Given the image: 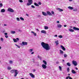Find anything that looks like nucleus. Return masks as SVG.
Instances as JSON below:
<instances>
[{"mask_svg":"<svg viewBox=\"0 0 79 79\" xmlns=\"http://www.w3.org/2000/svg\"><path fill=\"white\" fill-rule=\"evenodd\" d=\"M5 37H6V38H7L8 37V35H5Z\"/></svg>","mask_w":79,"mask_h":79,"instance_id":"nucleus-46","label":"nucleus"},{"mask_svg":"<svg viewBox=\"0 0 79 79\" xmlns=\"http://www.w3.org/2000/svg\"><path fill=\"white\" fill-rule=\"evenodd\" d=\"M69 79H73V78L71 77H69Z\"/></svg>","mask_w":79,"mask_h":79,"instance_id":"nucleus-54","label":"nucleus"},{"mask_svg":"<svg viewBox=\"0 0 79 79\" xmlns=\"http://www.w3.org/2000/svg\"><path fill=\"white\" fill-rule=\"evenodd\" d=\"M3 6V4L2 3H0V7H2Z\"/></svg>","mask_w":79,"mask_h":79,"instance_id":"nucleus-41","label":"nucleus"},{"mask_svg":"<svg viewBox=\"0 0 79 79\" xmlns=\"http://www.w3.org/2000/svg\"><path fill=\"white\" fill-rule=\"evenodd\" d=\"M16 20L17 21H20V19H19V18L17 17L16 18Z\"/></svg>","mask_w":79,"mask_h":79,"instance_id":"nucleus-32","label":"nucleus"},{"mask_svg":"<svg viewBox=\"0 0 79 79\" xmlns=\"http://www.w3.org/2000/svg\"><path fill=\"white\" fill-rule=\"evenodd\" d=\"M29 52H32L33 51V49H30L29 50Z\"/></svg>","mask_w":79,"mask_h":79,"instance_id":"nucleus-34","label":"nucleus"},{"mask_svg":"<svg viewBox=\"0 0 79 79\" xmlns=\"http://www.w3.org/2000/svg\"><path fill=\"white\" fill-rule=\"evenodd\" d=\"M42 14L44 15V16H47L48 15V14L46 13L45 12H42Z\"/></svg>","mask_w":79,"mask_h":79,"instance_id":"nucleus-10","label":"nucleus"},{"mask_svg":"<svg viewBox=\"0 0 79 79\" xmlns=\"http://www.w3.org/2000/svg\"><path fill=\"white\" fill-rule=\"evenodd\" d=\"M67 65L68 66H71V64L69 62H68L67 64Z\"/></svg>","mask_w":79,"mask_h":79,"instance_id":"nucleus-29","label":"nucleus"},{"mask_svg":"<svg viewBox=\"0 0 79 79\" xmlns=\"http://www.w3.org/2000/svg\"><path fill=\"white\" fill-rule=\"evenodd\" d=\"M75 69H76V70H78V69L77 67H75Z\"/></svg>","mask_w":79,"mask_h":79,"instance_id":"nucleus-51","label":"nucleus"},{"mask_svg":"<svg viewBox=\"0 0 79 79\" xmlns=\"http://www.w3.org/2000/svg\"><path fill=\"white\" fill-rule=\"evenodd\" d=\"M17 47H18L19 48H20V46L16 44H15Z\"/></svg>","mask_w":79,"mask_h":79,"instance_id":"nucleus-36","label":"nucleus"},{"mask_svg":"<svg viewBox=\"0 0 79 79\" xmlns=\"http://www.w3.org/2000/svg\"><path fill=\"white\" fill-rule=\"evenodd\" d=\"M51 13L52 14V15H55V12H53V11H52L51 12Z\"/></svg>","mask_w":79,"mask_h":79,"instance_id":"nucleus-43","label":"nucleus"},{"mask_svg":"<svg viewBox=\"0 0 79 79\" xmlns=\"http://www.w3.org/2000/svg\"><path fill=\"white\" fill-rule=\"evenodd\" d=\"M13 61L12 60H10L9 61V63L10 64H13Z\"/></svg>","mask_w":79,"mask_h":79,"instance_id":"nucleus-31","label":"nucleus"},{"mask_svg":"<svg viewBox=\"0 0 79 79\" xmlns=\"http://www.w3.org/2000/svg\"><path fill=\"white\" fill-rule=\"evenodd\" d=\"M4 34H5V35H8V33H5Z\"/></svg>","mask_w":79,"mask_h":79,"instance_id":"nucleus-48","label":"nucleus"},{"mask_svg":"<svg viewBox=\"0 0 79 79\" xmlns=\"http://www.w3.org/2000/svg\"><path fill=\"white\" fill-rule=\"evenodd\" d=\"M19 2H20V3H23V1L22 0H19Z\"/></svg>","mask_w":79,"mask_h":79,"instance_id":"nucleus-42","label":"nucleus"},{"mask_svg":"<svg viewBox=\"0 0 79 79\" xmlns=\"http://www.w3.org/2000/svg\"><path fill=\"white\" fill-rule=\"evenodd\" d=\"M57 23H60V22L59 21H57Z\"/></svg>","mask_w":79,"mask_h":79,"instance_id":"nucleus-60","label":"nucleus"},{"mask_svg":"<svg viewBox=\"0 0 79 79\" xmlns=\"http://www.w3.org/2000/svg\"><path fill=\"white\" fill-rule=\"evenodd\" d=\"M41 33L44 34H47V32L45 30H42L41 31Z\"/></svg>","mask_w":79,"mask_h":79,"instance_id":"nucleus-11","label":"nucleus"},{"mask_svg":"<svg viewBox=\"0 0 79 79\" xmlns=\"http://www.w3.org/2000/svg\"><path fill=\"white\" fill-rule=\"evenodd\" d=\"M31 33L32 34H33L34 35V36H37V34L36 33H35V32H34V31H31Z\"/></svg>","mask_w":79,"mask_h":79,"instance_id":"nucleus-13","label":"nucleus"},{"mask_svg":"<svg viewBox=\"0 0 79 79\" xmlns=\"http://www.w3.org/2000/svg\"><path fill=\"white\" fill-rule=\"evenodd\" d=\"M22 44L23 45H27V42L25 41L22 42Z\"/></svg>","mask_w":79,"mask_h":79,"instance_id":"nucleus-8","label":"nucleus"},{"mask_svg":"<svg viewBox=\"0 0 79 79\" xmlns=\"http://www.w3.org/2000/svg\"><path fill=\"white\" fill-rule=\"evenodd\" d=\"M44 29H48V26H45Z\"/></svg>","mask_w":79,"mask_h":79,"instance_id":"nucleus-37","label":"nucleus"},{"mask_svg":"<svg viewBox=\"0 0 79 79\" xmlns=\"http://www.w3.org/2000/svg\"><path fill=\"white\" fill-rule=\"evenodd\" d=\"M47 14L48 15H49V16H52V14L49 11H48L47 12Z\"/></svg>","mask_w":79,"mask_h":79,"instance_id":"nucleus-14","label":"nucleus"},{"mask_svg":"<svg viewBox=\"0 0 79 79\" xmlns=\"http://www.w3.org/2000/svg\"><path fill=\"white\" fill-rule=\"evenodd\" d=\"M0 40L1 41H2V42H3V38H1Z\"/></svg>","mask_w":79,"mask_h":79,"instance_id":"nucleus-40","label":"nucleus"},{"mask_svg":"<svg viewBox=\"0 0 79 79\" xmlns=\"http://www.w3.org/2000/svg\"><path fill=\"white\" fill-rule=\"evenodd\" d=\"M11 67L10 66L7 67V69L8 70H11Z\"/></svg>","mask_w":79,"mask_h":79,"instance_id":"nucleus-26","label":"nucleus"},{"mask_svg":"<svg viewBox=\"0 0 79 79\" xmlns=\"http://www.w3.org/2000/svg\"><path fill=\"white\" fill-rule=\"evenodd\" d=\"M71 72L73 74H76V71H75L73 69L71 70Z\"/></svg>","mask_w":79,"mask_h":79,"instance_id":"nucleus-22","label":"nucleus"},{"mask_svg":"<svg viewBox=\"0 0 79 79\" xmlns=\"http://www.w3.org/2000/svg\"><path fill=\"white\" fill-rule=\"evenodd\" d=\"M7 11H9L10 12H11V13L14 12V10L10 8H9L8 9Z\"/></svg>","mask_w":79,"mask_h":79,"instance_id":"nucleus-4","label":"nucleus"},{"mask_svg":"<svg viewBox=\"0 0 79 79\" xmlns=\"http://www.w3.org/2000/svg\"><path fill=\"white\" fill-rule=\"evenodd\" d=\"M56 63L57 64H59V62H56Z\"/></svg>","mask_w":79,"mask_h":79,"instance_id":"nucleus-62","label":"nucleus"},{"mask_svg":"<svg viewBox=\"0 0 79 79\" xmlns=\"http://www.w3.org/2000/svg\"><path fill=\"white\" fill-rule=\"evenodd\" d=\"M2 49V47L1 46H0V49Z\"/></svg>","mask_w":79,"mask_h":79,"instance_id":"nucleus-63","label":"nucleus"},{"mask_svg":"<svg viewBox=\"0 0 79 79\" xmlns=\"http://www.w3.org/2000/svg\"><path fill=\"white\" fill-rule=\"evenodd\" d=\"M15 73L14 75L15 77H16L17 76V74L19 73V71H18L17 70H15Z\"/></svg>","mask_w":79,"mask_h":79,"instance_id":"nucleus-5","label":"nucleus"},{"mask_svg":"<svg viewBox=\"0 0 79 79\" xmlns=\"http://www.w3.org/2000/svg\"><path fill=\"white\" fill-rule=\"evenodd\" d=\"M72 64H73L75 66H77V62L75 60H73L72 61Z\"/></svg>","mask_w":79,"mask_h":79,"instance_id":"nucleus-3","label":"nucleus"},{"mask_svg":"<svg viewBox=\"0 0 79 79\" xmlns=\"http://www.w3.org/2000/svg\"><path fill=\"white\" fill-rule=\"evenodd\" d=\"M60 55H63V53H64V52L62 50H60Z\"/></svg>","mask_w":79,"mask_h":79,"instance_id":"nucleus-19","label":"nucleus"},{"mask_svg":"<svg viewBox=\"0 0 79 79\" xmlns=\"http://www.w3.org/2000/svg\"><path fill=\"white\" fill-rule=\"evenodd\" d=\"M73 29L74 30H75V31H79V28L76 27H73Z\"/></svg>","mask_w":79,"mask_h":79,"instance_id":"nucleus-12","label":"nucleus"},{"mask_svg":"<svg viewBox=\"0 0 79 79\" xmlns=\"http://www.w3.org/2000/svg\"><path fill=\"white\" fill-rule=\"evenodd\" d=\"M60 47L63 50H64V51H65L66 49H65V48H64V47L63 46L61 45Z\"/></svg>","mask_w":79,"mask_h":79,"instance_id":"nucleus-18","label":"nucleus"},{"mask_svg":"<svg viewBox=\"0 0 79 79\" xmlns=\"http://www.w3.org/2000/svg\"><path fill=\"white\" fill-rule=\"evenodd\" d=\"M67 69V72L68 73H69V70H70L69 68V67H68Z\"/></svg>","mask_w":79,"mask_h":79,"instance_id":"nucleus-38","label":"nucleus"},{"mask_svg":"<svg viewBox=\"0 0 79 79\" xmlns=\"http://www.w3.org/2000/svg\"><path fill=\"white\" fill-rule=\"evenodd\" d=\"M55 43L56 45H58L59 44V41H58V40H57L56 41H55Z\"/></svg>","mask_w":79,"mask_h":79,"instance_id":"nucleus-15","label":"nucleus"},{"mask_svg":"<svg viewBox=\"0 0 79 79\" xmlns=\"http://www.w3.org/2000/svg\"><path fill=\"white\" fill-rule=\"evenodd\" d=\"M47 65H45V64H43L42 65V68H43V69H46L47 68Z\"/></svg>","mask_w":79,"mask_h":79,"instance_id":"nucleus-9","label":"nucleus"},{"mask_svg":"<svg viewBox=\"0 0 79 79\" xmlns=\"http://www.w3.org/2000/svg\"><path fill=\"white\" fill-rule=\"evenodd\" d=\"M68 8L71 10H73L74 9L73 7H71L70 6H68Z\"/></svg>","mask_w":79,"mask_h":79,"instance_id":"nucleus-17","label":"nucleus"},{"mask_svg":"<svg viewBox=\"0 0 79 79\" xmlns=\"http://www.w3.org/2000/svg\"><path fill=\"white\" fill-rule=\"evenodd\" d=\"M1 13H4V12H5V10L4 9H2L1 10Z\"/></svg>","mask_w":79,"mask_h":79,"instance_id":"nucleus-21","label":"nucleus"},{"mask_svg":"<svg viewBox=\"0 0 79 79\" xmlns=\"http://www.w3.org/2000/svg\"><path fill=\"white\" fill-rule=\"evenodd\" d=\"M35 70L34 69L33 70V72H35Z\"/></svg>","mask_w":79,"mask_h":79,"instance_id":"nucleus-59","label":"nucleus"},{"mask_svg":"<svg viewBox=\"0 0 79 79\" xmlns=\"http://www.w3.org/2000/svg\"><path fill=\"white\" fill-rule=\"evenodd\" d=\"M28 3L27 4V6H30L32 3V0H28Z\"/></svg>","mask_w":79,"mask_h":79,"instance_id":"nucleus-2","label":"nucleus"},{"mask_svg":"<svg viewBox=\"0 0 79 79\" xmlns=\"http://www.w3.org/2000/svg\"><path fill=\"white\" fill-rule=\"evenodd\" d=\"M11 34H15L16 33V31H10Z\"/></svg>","mask_w":79,"mask_h":79,"instance_id":"nucleus-23","label":"nucleus"},{"mask_svg":"<svg viewBox=\"0 0 79 79\" xmlns=\"http://www.w3.org/2000/svg\"><path fill=\"white\" fill-rule=\"evenodd\" d=\"M57 10H58L59 11H63V10L61 9L60 8H57Z\"/></svg>","mask_w":79,"mask_h":79,"instance_id":"nucleus-20","label":"nucleus"},{"mask_svg":"<svg viewBox=\"0 0 79 79\" xmlns=\"http://www.w3.org/2000/svg\"><path fill=\"white\" fill-rule=\"evenodd\" d=\"M19 31L20 32H22V31H21V30H19Z\"/></svg>","mask_w":79,"mask_h":79,"instance_id":"nucleus-49","label":"nucleus"},{"mask_svg":"<svg viewBox=\"0 0 79 79\" xmlns=\"http://www.w3.org/2000/svg\"><path fill=\"white\" fill-rule=\"evenodd\" d=\"M29 75L32 78H35V75H34L33 74L31 73H29Z\"/></svg>","mask_w":79,"mask_h":79,"instance_id":"nucleus-7","label":"nucleus"},{"mask_svg":"<svg viewBox=\"0 0 79 79\" xmlns=\"http://www.w3.org/2000/svg\"><path fill=\"white\" fill-rule=\"evenodd\" d=\"M38 4H39V5H41L42 4V3H41V2H38Z\"/></svg>","mask_w":79,"mask_h":79,"instance_id":"nucleus-45","label":"nucleus"},{"mask_svg":"<svg viewBox=\"0 0 79 79\" xmlns=\"http://www.w3.org/2000/svg\"><path fill=\"white\" fill-rule=\"evenodd\" d=\"M41 45L43 48L46 50L48 51L50 50V46L48 44L42 42L41 43Z\"/></svg>","mask_w":79,"mask_h":79,"instance_id":"nucleus-1","label":"nucleus"},{"mask_svg":"<svg viewBox=\"0 0 79 79\" xmlns=\"http://www.w3.org/2000/svg\"><path fill=\"white\" fill-rule=\"evenodd\" d=\"M69 79V76H68L66 77V79Z\"/></svg>","mask_w":79,"mask_h":79,"instance_id":"nucleus-47","label":"nucleus"},{"mask_svg":"<svg viewBox=\"0 0 79 79\" xmlns=\"http://www.w3.org/2000/svg\"><path fill=\"white\" fill-rule=\"evenodd\" d=\"M69 31H70V32H74V30L73 29H69Z\"/></svg>","mask_w":79,"mask_h":79,"instance_id":"nucleus-24","label":"nucleus"},{"mask_svg":"<svg viewBox=\"0 0 79 79\" xmlns=\"http://www.w3.org/2000/svg\"><path fill=\"white\" fill-rule=\"evenodd\" d=\"M54 37H57V35H54Z\"/></svg>","mask_w":79,"mask_h":79,"instance_id":"nucleus-57","label":"nucleus"},{"mask_svg":"<svg viewBox=\"0 0 79 79\" xmlns=\"http://www.w3.org/2000/svg\"><path fill=\"white\" fill-rule=\"evenodd\" d=\"M68 75L69 76H70V74L69 73V74H68Z\"/></svg>","mask_w":79,"mask_h":79,"instance_id":"nucleus-64","label":"nucleus"},{"mask_svg":"<svg viewBox=\"0 0 79 79\" xmlns=\"http://www.w3.org/2000/svg\"><path fill=\"white\" fill-rule=\"evenodd\" d=\"M38 58H40V56H38Z\"/></svg>","mask_w":79,"mask_h":79,"instance_id":"nucleus-55","label":"nucleus"},{"mask_svg":"<svg viewBox=\"0 0 79 79\" xmlns=\"http://www.w3.org/2000/svg\"><path fill=\"white\" fill-rule=\"evenodd\" d=\"M64 27H67V25H65L64 26Z\"/></svg>","mask_w":79,"mask_h":79,"instance_id":"nucleus-53","label":"nucleus"},{"mask_svg":"<svg viewBox=\"0 0 79 79\" xmlns=\"http://www.w3.org/2000/svg\"><path fill=\"white\" fill-rule=\"evenodd\" d=\"M57 27H58L59 28H61V27H62V25L60 24H58L57 25Z\"/></svg>","mask_w":79,"mask_h":79,"instance_id":"nucleus-16","label":"nucleus"},{"mask_svg":"<svg viewBox=\"0 0 79 79\" xmlns=\"http://www.w3.org/2000/svg\"><path fill=\"white\" fill-rule=\"evenodd\" d=\"M26 16H29V15H28V14H26Z\"/></svg>","mask_w":79,"mask_h":79,"instance_id":"nucleus-58","label":"nucleus"},{"mask_svg":"<svg viewBox=\"0 0 79 79\" xmlns=\"http://www.w3.org/2000/svg\"><path fill=\"white\" fill-rule=\"evenodd\" d=\"M59 68L60 71H61L62 70L61 67L60 66H59Z\"/></svg>","mask_w":79,"mask_h":79,"instance_id":"nucleus-39","label":"nucleus"},{"mask_svg":"<svg viewBox=\"0 0 79 79\" xmlns=\"http://www.w3.org/2000/svg\"><path fill=\"white\" fill-rule=\"evenodd\" d=\"M20 19L21 20H22V21H24V19L22 17H20Z\"/></svg>","mask_w":79,"mask_h":79,"instance_id":"nucleus-30","label":"nucleus"},{"mask_svg":"<svg viewBox=\"0 0 79 79\" xmlns=\"http://www.w3.org/2000/svg\"><path fill=\"white\" fill-rule=\"evenodd\" d=\"M13 40L14 42H18V41H19V39L18 38H17L16 39H13Z\"/></svg>","mask_w":79,"mask_h":79,"instance_id":"nucleus-6","label":"nucleus"},{"mask_svg":"<svg viewBox=\"0 0 79 79\" xmlns=\"http://www.w3.org/2000/svg\"><path fill=\"white\" fill-rule=\"evenodd\" d=\"M43 62L44 63V64L47 65V62L45 60H43Z\"/></svg>","mask_w":79,"mask_h":79,"instance_id":"nucleus-27","label":"nucleus"},{"mask_svg":"<svg viewBox=\"0 0 79 79\" xmlns=\"http://www.w3.org/2000/svg\"><path fill=\"white\" fill-rule=\"evenodd\" d=\"M15 70H10V72L11 73H15Z\"/></svg>","mask_w":79,"mask_h":79,"instance_id":"nucleus-28","label":"nucleus"},{"mask_svg":"<svg viewBox=\"0 0 79 79\" xmlns=\"http://www.w3.org/2000/svg\"><path fill=\"white\" fill-rule=\"evenodd\" d=\"M69 2H72V1H73V0H68Z\"/></svg>","mask_w":79,"mask_h":79,"instance_id":"nucleus-52","label":"nucleus"},{"mask_svg":"<svg viewBox=\"0 0 79 79\" xmlns=\"http://www.w3.org/2000/svg\"><path fill=\"white\" fill-rule=\"evenodd\" d=\"M36 31H39V29H36Z\"/></svg>","mask_w":79,"mask_h":79,"instance_id":"nucleus-56","label":"nucleus"},{"mask_svg":"<svg viewBox=\"0 0 79 79\" xmlns=\"http://www.w3.org/2000/svg\"><path fill=\"white\" fill-rule=\"evenodd\" d=\"M31 7L32 8H35V7L33 5H31Z\"/></svg>","mask_w":79,"mask_h":79,"instance_id":"nucleus-44","label":"nucleus"},{"mask_svg":"<svg viewBox=\"0 0 79 79\" xmlns=\"http://www.w3.org/2000/svg\"><path fill=\"white\" fill-rule=\"evenodd\" d=\"M34 4L35 6H39V5L38 4H37L36 2H35Z\"/></svg>","mask_w":79,"mask_h":79,"instance_id":"nucleus-25","label":"nucleus"},{"mask_svg":"<svg viewBox=\"0 0 79 79\" xmlns=\"http://www.w3.org/2000/svg\"><path fill=\"white\" fill-rule=\"evenodd\" d=\"M34 53V52H32L31 53V55H33Z\"/></svg>","mask_w":79,"mask_h":79,"instance_id":"nucleus-50","label":"nucleus"},{"mask_svg":"<svg viewBox=\"0 0 79 79\" xmlns=\"http://www.w3.org/2000/svg\"><path fill=\"white\" fill-rule=\"evenodd\" d=\"M64 58H66V57L68 56V55H67L66 54H64Z\"/></svg>","mask_w":79,"mask_h":79,"instance_id":"nucleus-33","label":"nucleus"},{"mask_svg":"<svg viewBox=\"0 0 79 79\" xmlns=\"http://www.w3.org/2000/svg\"><path fill=\"white\" fill-rule=\"evenodd\" d=\"M58 37L60 38V39H61V38H63V36L61 35H59L58 36Z\"/></svg>","mask_w":79,"mask_h":79,"instance_id":"nucleus-35","label":"nucleus"},{"mask_svg":"<svg viewBox=\"0 0 79 79\" xmlns=\"http://www.w3.org/2000/svg\"><path fill=\"white\" fill-rule=\"evenodd\" d=\"M4 25L5 26H7L6 24H4Z\"/></svg>","mask_w":79,"mask_h":79,"instance_id":"nucleus-61","label":"nucleus"}]
</instances>
